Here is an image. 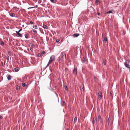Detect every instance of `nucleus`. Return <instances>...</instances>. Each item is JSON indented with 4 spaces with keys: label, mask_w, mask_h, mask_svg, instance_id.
<instances>
[{
    "label": "nucleus",
    "mask_w": 130,
    "mask_h": 130,
    "mask_svg": "<svg viewBox=\"0 0 130 130\" xmlns=\"http://www.w3.org/2000/svg\"><path fill=\"white\" fill-rule=\"evenodd\" d=\"M55 60V56L54 55H52L50 57V59L49 61L48 62V64H47L46 66L45 69L50 64L51 62L54 61Z\"/></svg>",
    "instance_id": "f257e3e1"
},
{
    "label": "nucleus",
    "mask_w": 130,
    "mask_h": 130,
    "mask_svg": "<svg viewBox=\"0 0 130 130\" xmlns=\"http://www.w3.org/2000/svg\"><path fill=\"white\" fill-rule=\"evenodd\" d=\"M124 65L127 68H130V65L129 64V62L126 61L124 63Z\"/></svg>",
    "instance_id": "f03ea898"
},
{
    "label": "nucleus",
    "mask_w": 130,
    "mask_h": 130,
    "mask_svg": "<svg viewBox=\"0 0 130 130\" xmlns=\"http://www.w3.org/2000/svg\"><path fill=\"white\" fill-rule=\"evenodd\" d=\"M98 98L99 100H100L102 98V93L100 91H99L98 92Z\"/></svg>",
    "instance_id": "7ed1b4c3"
},
{
    "label": "nucleus",
    "mask_w": 130,
    "mask_h": 130,
    "mask_svg": "<svg viewBox=\"0 0 130 130\" xmlns=\"http://www.w3.org/2000/svg\"><path fill=\"white\" fill-rule=\"evenodd\" d=\"M73 73L75 75H76L77 73V70L76 67L74 66V69L73 71Z\"/></svg>",
    "instance_id": "20e7f679"
},
{
    "label": "nucleus",
    "mask_w": 130,
    "mask_h": 130,
    "mask_svg": "<svg viewBox=\"0 0 130 130\" xmlns=\"http://www.w3.org/2000/svg\"><path fill=\"white\" fill-rule=\"evenodd\" d=\"M61 57L62 59H66V54L63 53H61Z\"/></svg>",
    "instance_id": "39448f33"
},
{
    "label": "nucleus",
    "mask_w": 130,
    "mask_h": 130,
    "mask_svg": "<svg viewBox=\"0 0 130 130\" xmlns=\"http://www.w3.org/2000/svg\"><path fill=\"white\" fill-rule=\"evenodd\" d=\"M86 60V57H83V59L82 60V61L83 63H85Z\"/></svg>",
    "instance_id": "423d86ee"
},
{
    "label": "nucleus",
    "mask_w": 130,
    "mask_h": 130,
    "mask_svg": "<svg viewBox=\"0 0 130 130\" xmlns=\"http://www.w3.org/2000/svg\"><path fill=\"white\" fill-rule=\"evenodd\" d=\"M79 34L76 33L74 34L73 35V36L74 37H77L79 36Z\"/></svg>",
    "instance_id": "0eeeda50"
},
{
    "label": "nucleus",
    "mask_w": 130,
    "mask_h": 130,
    "mask_svg": "<svg viewBox=\"0 0 130 130\" xmlns=\"http://www.w3.org/2000/svg\"><path fill=\"white\" fill-rule=\"evenodd\" d=\"M16 32L17 34L19 35L20 37H22V34H21L19 33V32L16 31Z\"/></svg>",
    "instance_id": "6e6552de"
},
{
    "label": "nucleus",
    "mask_w": 130,
    "mask_h": 130,
    "mask_svg": "<svg viewBox=\"0 0 130 130\" xmlns=\"http://www.w3.org/2000/svg\"><path fill=\"white\" fill-rule=\"evenodd\" d=\"M101 119V116L100 115H99L98 117V121L97 120H96L97 123L98 122H99L100 121Z\"/></svg>",
    "instance_id": "1a4fd4ad"
},
{
    "label": "nucleus",
    "mask_w": 130,
    "mask_h": 130,
    "mask_svg": "<svg viewBox=\"0 0 130 130\" xmlns=\"http://www.w3.org/2000/svg\"><path fill=\"white\" fill-rule=\"evenodd\" d=\"M15 72H16L18 71L19 70V68L18 67H16L14 69Z\"/></svg>",
    "instance_id": "9d476101"
},
{
    "label": "nucleus",
    "mask_w": 130,
    "mask_h": 130,
    "mask_svg": "<svg viewBox=\"0 0 130 130\" xmlns=\"http://www.w3.org/2000/svg\"><path fill=\"white\" fill-rule=\"evenodd\" d=\"M115 11L113 10L111 11V10H110L109 11H108L107 13H114V12Z\"/></svg>",
    "instance_id": "9b49d317"
},
{
    "label": "nucleus",
    "mask_w": 130,
    "mask_h": 130,
    "mask_svg": "<svg viewBox=\"0 0 130 130\" xmlns=\"http://www.w3.org/2000/svg\"><path fill=\"white\" fill-rule=\"evenodd\" d=\"M7 78L8 80H10L11 78V76L10 75H8L7 76Z\"/></svg>",
    "instance_id": "f8f14e48"
},
{
    "label": "nucleus",
    "mask_w": 130,
    "mask_h": 130,
    "mask_svg": "<svg viewBox=\"0 0 130 130\" xmlns=\"http://www.w3.org/2000/svg\"><path fill=\"white\" fill-rule=\"evenodd\" d=\"M10 15L12 17H14L15 14L13 13H11V14Z\"/></svg>",
    "instance_id": "ddd939ff"
},
{
    "label": "nucleus",
    "mask_w": 130,
    "mask_h": 130,
    "mask_svg": "<svg viewBox=\"0 0 130 130\" xmlns=\"http://www.w3.org/2000/svg\"><path fill=\"white\" fill-rule=\"evenodd\" d=\"M96 120V118H94L93 119V120L92 121V123L93 124H94Z\"/></svg>",
    "instance_id": "4468645a"
},
{
    "label": "nucleus",
    "mask_w": 130,
    "mask_h": 130,
    "mask_svg": "<svg viewBox=\"0 0 130 130\" xmlns=\"http://www.w3.org/2000/svg\"><path fill=\"white\" fill-rule=\"evenodd\" d=\"M43 27L44 29H47V26L43 24Z\"/></svg>",
    "instance_id": "2eb2a0df"
},
{
    "label": "nucleus",
    "mask_w": 130,
    "mask_h": 130,
    "mask_svg": "<svg viewBox=\"0 0 130 130\" xmlns=\"http://www.w3.org/2000/svg\"><path fill=\"white\" fill-rule=\"evenodd\" d=\"M50 1L53 3H56V0H50Z\"/></svg>",
    "instance_id": "dca6fc26"
},
{
    "label": "nucleus",
    "mask_w": 130,
    "mask_h": 130,
    "mask_svg": "<svg viewBox=\"0 0 130 130\" xmlns=\"http://www.w3.org/2000/svg\"><path fill=\"white\" fill-rule=\"evenodd\" d=\"M43 55L41 54V53H39L38 54V57H41Z\"/></svg>",
    "instance_id": "f3484780"
},
{
    "label": "nucleus",
    "mask_w": 130,
    "mask_h": 130,
    "mask_svg": "<svg viewBox=\"0 0 130 130\" xmlns=\"http://www.w3.org/2000/svg\"><path fill=\"white\" fill-rule=\"evenodd\" d=\"M33 27L35 29H37V26L36 25H34L33 26Z\"/></svg>",
    "instance_id": "a211bd4d"
},
{
    "label": "nucleus",
    "mask_w": 130,
    "mask_h": 130,
    "mask_svg": "<svg viewBox=\"0 0 130 130\" xmlns=\"http://www.w3.org/2000/svg\"><path fill=\"white\" fill-rule=\"evenodd\" d=\"M25 38H26V39H27L28 38V35L26 34H25Z\"/></svg>",
    "instance_id": "6ab92c4d"
},
{
    "label": "nucleus",
    "mask_w": 130,
    "mask_h": 130,
    "mask_svg": "<svg viewBox=\"0 0 130 130\" xmlns=\"http://www.w3.org/2000/svg\"><path fill=\"white\" fill-rule=\"evenodd\" d=\"M103 63L104 65H106V61L105 60H104L103 61Z\"/></svg>",
    "instance_id": "aec40b11"
},
{
    "label": "nucleus",
    "mask_w": 130,
    "mask_h": 130,
    "mask_svg": "<svg viewBox=\"0 0 130 130\" xmlns=\"http://www.w3.org/2000/svg\"><path fill=\"white\" fill-rule=\"evenodd\" d=\"M64 88L66 90H68V87L67 86L65 85L64 86Z\"/></svg>",
    "instance_id": "412c9836"
},
{
    "label": "nucleus",
    "mask_w": 130,
    "mask_h": 130,
    "mask_svg": "<svg viewBox=\"0 0 130 130\" xmlns=\"http://www.w3.org/2000/svg\"><path fill=\"white\" fill-rule=\"evenodd\" d=\"M107 39L106 37H105L104 38V41H105V43H106V42L107 41Z\"/></svg>",
    "instance_id": "4be33fe9"
},
{
    "label": "nucleus",
    "mask_w": 130,
    "mask_h": 130,
    "mask_svg": "<svg viewBox=\"0 0 130 130\" xmlns=\"http://www.w3.org/2000/svg\"><path fill=\"white\" fill-rule=\"evenodd\" d=\"M22 86L23 87H25L26 86V85L24 83H22Z\"/></svg>",
    "instance_id": "5701e85b"
},
{
    "label": "nucleus",
    "mask_w": 130,
    "mask_h": 130,
    "mask_svg": "<svg viewBox=\"0 0 130 130\" xmlns=\"http://www.w3.org/2000/svg\"><path fill=\"white\" fill-rule=\"evenodd\" d=\"M4 45V43L3 41H1V45L2 46Z\"/></svg>",
    "instance_id": "b1692460"
},
{
    "label": "nucleus",
    "mask_w": 130,
    "mask_h": 130,
    "mask_svg": "<svg viewBox=\"0 0 130 130\" xmlns=\"http://www.w3.org/2000/svg\"><path fill=\"white\" fill-rule=\"evenodd\" d=\"M66 104L65 102L64 101H63L62 102V105L63 106H64Z\"/></svg>",
    "instance_id": "393cba45"
},
{
    "label": "nucleus",
    "mask_w": 130,
    "mask_h": 130,
    "mask_svg": "<svg viewBox=\"0 0 130 130\" xmlns=\"http://www.w3.org/2000/svg\"><path fill=\"white\" fill-rule=\"evenodd\" d=\"M16 89L17 90H18L20 89V87L19 86H18V85L16 87Z\"/></svg>",
    "instance_id": "a878e982"
},
{
    "label": "nucleus",
    "mask_w": 130,
    "mask_h": 130,
    "mask_svg": "<svg viewBox=\"0 0 130 130\" xmlns=\"http://www.w3.org/2000/svg\"><path fill=\"white\" fill-rule=\"evenodd\" d=\"M4 64H5V65L7 67L8 66V61H7V63H6L5 62Z\"/></svg>",
    "instance_id": "bb28decb"
},
{
    "label": "nucleus",
    "mask_w": 130,
    "mask_h": 130,
    "mask_svg": "<svg viewBox=\"0 0 130 130\" xmlns=\"http://www.w3.org/2000/svg\"><path fill=\"white\" fill-rule=\"evenodd\" d=\"M76 120H77V118L76 117H75V118H74V122H76Z\"/></svg>",
    "instance_id": "cd10ccee"
},
{
    "label": "nucleus",
    "mask_w": 130,
    "mask_h": 130,
    "mask_svg": "<svg viewBox=\"0 0 130 130\" xmlns=\"http://www.w3.org/2000/svg\"><path fill=\"white\" fill-rule=\"evenodd\" d=\"M45 53V52L44 51H43L41 53V54H42V55L44 54Z\"/></svg>",
    "instance_id": "c85d7f7f"
},
{
    "label": "nucleus",
    "mask_w": 130,
    "mask_h": 130,
    "mask_svg": "<svg viewBox=\"0 0 130 130\" xmlns=\"http://www.w3.org/2000/svg\"><path fill=\"white\" fill-rule=\"evenodd\" d=\"M68 70V69L67 68H66L65 69V71L66 72Z\"/></svg>",
    "instance_id": "c756f323"
},
{
    "label": "nucleus",
    "mask_w": 130,
    "mask_h": 130,
    "mask_svg": "<svg viewBox=\"0 0 130 130\" xmlns=\"http://www.w3.org/2000/svg\"><path fill=\"white\" fill-rule=\"evenodd\" d=\"M30 46L32 47H33L34 46V45L33 44H32L30 45Z\"/></svg>",
    "instance_id": "7c9ffc66"
},
{
    "label": "nucleus",
    "mask_w": 130,
    "mask_h": 130,
    "mask_svg": "<svg viewBox=\"0 0 130 130\" xmlns=\"http://www.w3.org/2000/svg\"><path fill=\"white\" fill-rule=\"evenodd\" d=\"M59 40L58 39H56V42H58L59 41Z\"/></svg>",
    "instance_id": "2f4dec72"
},
{
    "label": "nucleus",
    "mask_w": 130,
    "mask_h": 130,
    "mask_svg": "<svg viewBox=\"0 0 130 130\" xmlns=\"http://www.w3.org/2000/svg\"><path fill=\"white\" fill-rule=\"evenodd\" d=\"M32 31L34 32H36V30H35V29H32Z\"/></svg>",
    "instance_id": "473e14b6"
},
{
    "label": "nucleus",
    "mask_w": 130,
    "mask_h": 130,
    "mask_svg": "<svg viewBox=\"0 0 130 130\" xmlns=\"http://www.w3.org/2000/svg\"><path fill=\"white\" fill-rule=\"evenodd\" d=\"M30 23L31 24H33V23L31 21L30 22Z\"/></svg>",
    "instance_id": "72a5a7b5"
},
{
    "label": "nucleus",
    "mask_w": 130,
    "mask_h": 130,
    "mask_svg": "<svg viewBox=\"0 0 130 130\" xmlns=\"http://www.w3.org/2000/svg\"><path fill=\"white\" fill-rule=\"evenodd\" d=\"M30 51H32L33 50V49L32 48H30Z\"/></svg>",
    "instance_id": "f704fd0d"
},
{
    "label": "nucleus",
    "mask_w": 130,
    "mask_h": 130,
    "mask_svg": "<svg viewBox=\"0 0 130 130\" xmlns=\"http://www.w3.org/2000/svg\"><path fill=\"white\" fill-rule=\"evenodd\" d=\"M96 3H98L99 2V0H96Z\"/></svg>",
    "instance_id": "c9c22d12"
},
{
    "label": "nucleus",
    "mask_w": 130,
    "mask_h": 130,
    "mask_svg": "<svg viewBox=\"0 0 130 130\" xmlns=\"http://www.w3.org/2000/svg\"><path fill=\"white\" fill-rule=\"evenodd\" d=\"M98 15L100 16V13L98 12Z\"/></svg>",
    "instance_id": "e433bc0d"
},
{
    "label": "nucleus",
    "mask_w": 130,
    "mask_h": 130,
    "mask_svg": "<svg viewBox=\"0 0 130 130\" xmlns=\"http://www.w3.org/2000/svg\"><path fill=\"white\" fill-rule=\"evenodd\" d=\"M22 30V29H20L19 31H18V32H20V31H21V30Z\"/></svg>",
    "instance_id": "4c0bfd02"
},
{
    "label": "nucleus",
    "mask_w": 130,
    "mask_h": 130,
    "mask_svg": "<svg viewBox=\"0 0 130 130\" xmlns=\"http://www.w3.org/2000/svg\"><path fill=\"white\" fill-rule=\"evenodd\" d=\"M110 119H109V118H108V121L109 122L110 121Z\"/></svg>",
    "instance_id": "58836bf2"
},
{
    "label": "nucleus",
    "mask_w": 130,
    "mask_h": 130,
    "mask_svg": "<svg viewBox=\"0 0 130 130\" xmlns=\"http://www.w3.org/2000/svg\"><path fill=\"white\" fill-rule=\"evenodd\" d=\"M2 118V116H0V119Z\"/></svg>",
    "instance_id": "ea45409f"
},
{
    "label": "nucleus",
    "mask_w": 130,
    "mask_h": 130,
    "mask_svg": "<svg viewBox=\"0 0 130 130\" xmlns=\"http://www.w3.org/2000/svg\"><path fill=\"white\" fill-rule=\"evenodd\" d=\"M14 8L15 9H17V7H14Z\"/></svg>",
    "instance_id": "a19ab883"
},
{
    "label": "nucleus",
    "mask_w": 130,
    "mask_h": 130,
    "mask_svg": "<svg viewBox=\"0 0 130 130\" xmlns=\"http://www.w3.org/2000/svg\"><path fill=\"white\" fill-rule=\"evenodd\" d=\"M32 8V7H29V8H28V9H31V8Z\"/></svg>",
    "instance_id": "79ce46f5"
},
{
    "label": "nucleus",
    "mask_w": 130,
    "mask_h": 130,
    "mask_svg": "<svg viewBox=\"0 0 130 130\" xmlns=\"http://www.w3.org/2000/svg\"><path fill=\"white\" fill-rule=\"evenodd\" d=\"M95 78H96V77L95 76H94V79H95Z\"/></svg>",
    "instance_id": "37998d69"
},
{
    "label": "nucleus",
    "mask_w": 130,
    "mask_h": 130,
    "mask_svg": "<svg viewBox=\"0 0 130 130\" xmlns=\"http://www.w3.org/2000/svg\"><path fill=\"white\" fill-rule=\"evenodd\" d=\"M50 71L51 72H52V70L51 69H50Z\"/></svg>",
    "instance_id": "c03bdc74"
},
{
    "label": "nucleus",
    "mask_w": 130,
    "mask_h": 130,
    "mask_svg": "<svg viewBox=\"0 0 130 130\" xmlns=\"http://www.w3.org/2000/svg\"><path fill=\"white\" fill-rule=\"evenodd\" d=\"M22 26L23 27H24V25H22Z\"/></svg>",
    "instance_id": "a18cd8bd"
},
{
    "label": "nucleus",
    "mask_w": 130,
    "mask_h": 130,
    "mask_svg": "<svg viewBox=\"0 0 130 130\" xmlns=\"http://www.w3.org/2000/svg\"><path fill=\"white\" fill-rule=\"evenodd\" d=\"M8 54H9V53H10V52H8Z\"/></svg>",
    "instance_id": "49530a36"
},
{
    "label": "nucleus",
    "mask_w": 130,
    "mask_h": 130,
    "mask_svg": "<svg viewBox=\"0 0 130 130\" xmlns=\"http://www.w3.org/2000/svg\"><path fill=\"white\" fill-rule=\"evenodd\" d=\"M59 60H61V59H59Z\"/></svg>",
    "instance_id": "de8ad7c7"
},
{
    "label": "nucleus",
    "mask_w": 130,
    "mask_h": 130,
    "mask_svg": "<svg viewBox=\"0 0 130 130\" xmlns=\"http://www.w3.org/2000/svg\"><path fill=\"white\" fill-rule=\"evenodd\" d=\"M110 94H112V93H111V92H110Z\"/></svg>",
    "instance_id": "09e8293b"
},
{
    "label": "nucleus",
    "mask_w": 130,
    "mask_h": 130,
    "mask_svg": "<svg viewBox=\"0 0 130 130\" xmlns=\"http://www.w3.org/2000/svg\"><path fill=\"white\" fill-rule=\"evenodd\" d=\"M8 58H9V56H8Z\"/></svg>",
    "instance_id": "8fccbe9b"
},
{
    "label": "nucleus",
    "mask_w": 130,
    "mask_h": 130,
    "mask_svg": "<svg viewBox=\"0 0 130 130\" xmlns=\"http://www.w3.org/2000/svg\"><path fill=\"white\" fill-rule=\"evenodd\" d=\"M8 58H9V56H8Z\"/></svg>",
    "instance_id": "3c124183"
}]
</instances>
